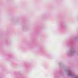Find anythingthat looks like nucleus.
<instances>
[{
    "mask_svg": "<svg viewBox=\"0 0 78 78\" xmlns=\"http://www.w3.org/2000/svg\"><path fill=\"white\" fill-rule=\"evenodd\" d=\"M69 76H71V74L70 73H69Z\"/></svg>",
    "mask_w": 78,
    "mask_h": 78,
    "instance_id": "1",
    "label": "nucleus"
},
{
    "mask_svg": "<svg viewBox=\"0 0 78 78\" xmlns=\"http://www.w3.org/2000/svg\"><path fill=\"white\" fill-rule=\"evenodd\" d=\"M76 78H78L77 77H76Z\"/></svg>",
    "mask_w": 78,
    "mask_h": 78,
    "instance_id": "2",
    "label": "nucleus"
}]
</instances>
